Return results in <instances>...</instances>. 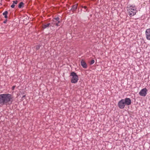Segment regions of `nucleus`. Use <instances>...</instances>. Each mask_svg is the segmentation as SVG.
Listing matches in <instances>:
<instances>
[{
	"label": "nucleus",
	"instance_id": "1",
	"mask_svg": "<svg viewBox=\"0 0 150 150\" xmlns=\"http://www.w3.org/2000/svg\"><path fill=\"white\" fill-rule=\"evenodd\" d=\"M13 97L12 95L8 94H0V104L2 105H10L12 103Z\"/></svg>",
	"mask_w": 150,
	"mask_h": 150
},
{
	"label": "nucleus",
	"instance_id": "2",
	"mask_svg": "<svg viewBox=\"0 0 150 150\" xmlns=\"http://www.w3.org/2000/svg\"><path fill=\"white\" fill-rule=\"evenodd\" d=\"M131 100L129 98H126L119 101L118 105L119 108L122 109L124 108L126 105H129L131 104Z\"/></svg>",
	"mask_w": 150,
	"mask_h": 150
},
{
	"label": "nucleus",
	"instance_id": "3",
	"mask_svg": "<svg viewBox=\"0 0 150 150\" xmlns=\"http://www.w3.org/2000/svg\"><path fill=\"white\" fill-rule=\"evenodd\" d=\"M127 11L129 15L131 17L135 15L137 11L135 7L130 6L127 8Z\"/></svg>",
	"mask_w": 150,
	"mask_h": 150
},
{
	"label": "nucleus",
	"instance_id": "4",
	"mask_svg": "<svg viewBox=\"0 0 150 150\" xmlns=\"http://www.w3.org/2000/svg\"><path fill=\"white\" fill-rule=\"evenodd\" d=\"M70 76H71V82L72 83H76L79 80L78 76L76 73L72 71L71 73Z\"/></svg>",
	"mask_w": 150,
	"mask_h": 150
},
{
	"label": "nucleus",
	"instance_id": "5",
	"mask_svg": "<svg viewBox=\"0 0 150 150\" xmlns=\"http://www.w3.org/2000/svg\"><path fill=\"white\" fill-rule=\"evenodd\" d=\"M147 90L146 88H145L141 90L139 93V94L141 96L145 97L147 94Z\"/></svg>",
	"mask_w": 150,
	"mask_h": 150
},
{
	"label": "nucleus",
	"instance_id": "6",
	"mask_svg": "<svg viewBox=\"0 0 150 150\" xmlns=\"http://www.w3.org/2000/svg\"><path fill=\"white\" fill-rule=\"evenodd\" d=\"M145 34L146 39L148 40H150V28L146 30Z\"/></svg>",
	"mask_w": 150,
	"mask_h": 150
},
{
	"label": "nucleus",
	"instance_id": "7",
	"mask_svg": "<svg viewBox=\"0 0 150 150\" xmlns=\"http://www.w3.org/2000/svg\"><path fill=\"white\" fill-rule=\"evenodd\" d=\"M81 66L85 69L87 68V64L82 59L81 61Z\"/></svg>",
	"mask_w": 150,
	"mask_h": 150
},
{
	"label": "nucleus",
	"instance_id": "8",
	"mask_svg": "<svg viewBox=\"0 0 150 150\" xmlns=\"http://www.w3.org/2000/svg\"><path fill=\"white\" fill-rule=\"evenodd\" d=\"M78 4H75L72 6V8L71 9L72 11L74 12L76 10L77 8Z\"/></svg>",
	"mask_w": 150,
	"mask_h": 150
},
{
	"label": "nucleus",
	"instance_id": "9",
	"mask_svg": "<svg viewBox=\"0 0 150 150\" xmlns=\"http://www.w3.org/2000/svg\"><path fill=\"white\" fill-rule=\"evenodd\" d=\"M24 4L22 2H21L18 5V7L19 8H23L24 6Z\"/></svg>",
	"mask_w": 150,
	"mask_h": 150
},
{
	"label": "nucleus",
	"instance_id": "10",
	"mask_svg": "<svg viewBox=\"0 0 150 150\" xmlns=\"http://www.w3.org/2000/svg\"><path fill=\"white\" fill-rule=\"evenodd\" d=\"M50 23H48L46 25L44 24L42 25V27L43 29H45L47 27L50 26Z\"/></svg>",
	"mask_w": 150,
	"mask_h": 150
},
{
	"label": "nucleus",
	"instance_id": "11",
	"mask_svg": "<svg viewBox=\"0 0 150 150\" xmlns=\"http://www.w3.org/2000/svg\"><path fill=\"white\" fill-rule=\"evenodd\" d=\"M82 8H84V9H85L86 10V11H84L85 12L88 11V10L87 7L86 6H82Z\"/></svg>",
	"mask_w": 150,
	"mask_h": 150
},
{
	"label": "nucleus",
	"instance_id": "12",
	"mask_svg": "<svg viewBox=\"0 0 150 150\" xmlns=\"http://www.w3.org/2000/svg\"><path fill=\"white\" fill-rule=\"evenodd\" d=\"M95 62V61L94 60H92L90 62H89V63H90V65H92L93 64H94V63Z\"/></svg>",
	"mask_w": 150,
	"mask_h": 150
},
{
	"label": "nucleus",
	"instance_id": "13",
	"mask_svg": "<svg viewBox=\"0 0 150 150\" xmlns=\"http://www.w3.org/2000/svg\"><path fill=\"white\" fill-rule=\"evenodd\" d=\"M8 13V12L7 11H5L4 13H3V14L4 16L7 15Z\"/></svg>",
	"mask_w": 150,
	"mask_h": 150
},
{
	"label": "nucleus",
	"instance_id": "14",
	"mask_svg": "<svg viewBox=\"0 0 150 150\" xmlns=\"http://www.w3.org/2000/svg\"><path fill=\"white\" fill-rule=\"evenodd\" d=\"M13 3L14 4H17L18 3V1L17 0L16 1H13Z\"/></svg>",
	"mask_w": 150,
	"mask_h": 150
},
{
	"label": "nucleus",
	"instance_id": "15",
	"mask_svg": "<svg viewBox=\"0 0 150 150\" xmlns=\"http://www.w3.org/2000/svg\"><path fill=\"white\" fill-rule=\"evenodd\" d=\"M54 19L57 21H58L59 20V17H57L54 18Z\"/></svg>",
	"mask_w": 150,
	"mask_h": 150
},
{
	"label": "nucleus",
	"instance_id": "16",
	"mask_svg": "<svg viewBox=\"0 0 150 150\" xmlns=\"http://www.w3.org/2000/svg\"><path fill=\"white\" fill-rule=\"evenodd\" d=\"M15 5L14 4H13L11 6V7L12 8H14L15 7Z\"/></svg>",
	"mask_w": 150,
	"mask_h": 150
},
{
	"label": "nucleus",
	"instance_id": "17",
	"mask_svg": "<svg viewBox=\"0 0 150 150\" xmlns=\"http://www.w3.org/2000/svg\"><path fill=\"white\" fill-rule=\"evenodd\" d=\"M40 48V46L39 45H37L36 47V49L37 50H38Z\"/></svg>",
	"mask_w": 150,
	"mask_h": 150
},
{
	"label": "nucleus",
	"instance_id": "18",
	"mask_svg": "<svg viewBox=\"0 0 150 150\" xmlns=\"http://www.w3.org/2000/svg\"><path fill=\"white\" fill-rule=\"evenodd\" d=\"M15 87V86H13L12 87V88L13 90H14Z\"/></svg>",
	"mask_w": 150,
	"mask_h": 150
},
{
	"label": "nucleus",
	"instance_id": "19",
	"mask_svg": "<svg viewBox=\"0 0 150 150\" xmlns=\"http://www.w3.org/2000/svg\"><path fill=\"white\" fill-rule=\"evenodd\" d=\"M4 17H5V18H8V16H7V15L5 16H4Z\"/></svg>",
	"mask_w": 150,
	"mask_h": 150
},
{
	"label": "nucleus",
	"instance_id": "20",
	"mask_svg": "<svg viewBox=\"0 0 150 150\" xmlns=\"http://www.w3.org/2000/svg\"><path fill=\"white\" fill-rule=\"evenodd\" d=\"M56 24V26H59V25L58 23H56V24Z\"/></svg>",
	"mask_w": 150,
	"mask_h": 150
},
{
	"label": "nucleus",
	"instance_id": "21",
	"mask_svg": "<svg viewBox=\"0 0 150 150\" xmlns=\"http://www.w3.org/2000/svg\"><path fill=\"white\" fill-rule=\"evenodd\" d=\"M7 22V20H6L4 22V23H6Z\"/></svg>",
	"mask_w": 150,
	"mask_h": 150
},
{
	"label": "nucleus",
	"instance_id": "22",
	"mask_svg": "<svg viewBox=\"0 0 150 150\" xmlns=\"http://www.w3.org/2000/svg\"><path fill=\"white\" fill-rule=\"evenodd\" d=\"M58 21V23H60V21Z\"/></svg>",
	"mask_w": 150,
	"mask_h": 150
},
{
	"label": "nucleus",
	"instance_id": "23",
	"mask_svg": "<svg viewBox=\"0 0 150 150\" xmlns=\"http://www.w3.org/2000/svg\"><path fill=\"white\" fill-rule=\"evenodd\" d=\"M25 97V95H24V96H23V98H24V97Z\"/></svg>",
	"mask_w": 150,
	"mask_h": 150
}]
</instances>
